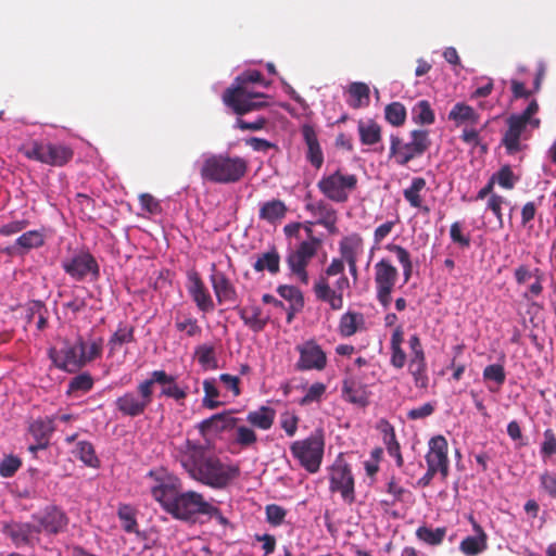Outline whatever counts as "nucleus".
<instances>
[{
	"label": "nucleus",
	"instance_id": "obj_1",
	"mask_svg": "<svg viewBox=\"0 0 556 556\" xmlns=\"http://www.w3.org/2000/svg\"><path fill=\"white\" fill-rule=\"evenodd\" d=\"M173 455L191 479L215 490L225 489L240 473L237 466L223 463L204 445L189 439L175 445Z\"/></svg>",
	"mask_w": 556,
	"mask_h": 556
},
{
	"label": "nucleus",
	"instance_id": "obj_2",
	"mask_svg": "<svg viewBox=\"0 0 556 556\" xmlns=\"http://www.w3.org/2000/svg\"><path fill=\"white\" fill-rule=\"evenodd\" d=\"M151 494L167 514L186 522H195L200 516H204L208 505L202 493L192 490L181 491L177 480L154 485Z\"/></svg>",
	"mask_w": 556,
	"mask_h": 556
},
{
	"label": "nucleus",
	"instance_id": "obj_3",
	"mask_svg": "<svg viewBox=\"0 0 556 556\" xmlns=\"http://www.w3.org/2000/svg\"><path fill=\"white\" fill-rule=\"evenodd\" d=\"M258 83L268 86L264 81L263 75L256 70L245 71L236 79L232 87L228 88L223 96L225 104L232 109L238 115L258 110L266 105L265 102L255 101L258 98H265L264 93L251 92L248 90V84Z\"/></svg>",
	"mask_w": 556,
	"mask_h": 556
},
{
	"label": "nucleus",
	"instance_id": "obj_4",
	"mask_svg": "<svg viewBox=\"0 0 556 556\" xmlns=\"http://www.w3.org/2000/svg\"><path fill=\"white\" fill-rule=\"evenodd\" d=\"M247 170L248 163L240 156L211 154L203 160L200 176L204 181L227 185L241 180Z\"/></svg>",
	"mask_w": 556,
	"mask_h": 556
},
{
	"label": "nucleus",
	"instance_id": "obj_5",
	"mask_svg": "<svg viewBox=\"0 0 556 556\" xmlns=\"http://www.w3.org/2000/svg\"><path fill=\"white\" fill-rule=\"evenodd\" d=\"M539 111V104L535 100L530 101L526 110L520 114H513L507 118V129L502 138V146L508 154H515L526 146L522 140H527V128L536 129L540 127L541 121L535 117Z\"/></svg>",
	"mask_w": 556,
	"mask_h": 556
},
{
	"label": "nucleus",
	"instance_id": "obj_6",
	"mask_svg": "<svg viewBox=\"0 0 556 556\" xmlns=\"http://www.w3.org/2000/svg\"><path fill=\"white\" fill-rule=\"evenodd\" d=\"M18 151L28 160L53 167H62L74 157V150L64 143L31 140L21 146Z\"/></svg>",
	"mask_w": 556,
	"mask_h": 556
},
{
	"label": "nucleus",
	"instance_id": "obj_7",
	"mask_svg": "<svg viewBox=\"0 0 556 556\" xmlns=\"http://www.w3.org/2000/svg\"><path fill=\"white\" fill-rule=\"evenodd\" d=\"M409 139L404 142L397 135L390 136L389 159L400 166H406L410 161L422 156L431 147L429 131L426 129L412 130Z\"/></svg>",
	"mask_w": 556,
	"mask_h": 556
},
{
	"label": "nucleus",
	"instance_id": "obj_8",
	"mask_svg": "<svg viewBox=\"0 0 556 556\" xmlns=\"http://www.w3.org/2000/svg\"><path fill=\"white\" fill-rule=\"evenodd\" d=\"M292 456L309 473H316L321 466L325 452V433L316 429L309 437L296 440L290 445Z\"/></svg>",
	"mask_w": 556,
	"mask_h": 556
},
{
	"label": "nucleus",
	"instance_id": "obj_9",
	"mask_svg": "<svg viewBox=\"0 0 556 556\" xmlns=\"http://www.w3.org/2000/svg\"><path fill=\"white\" fill-rule=\"evenodd\" d=\"M154 390L151 389V382L147 379L137 384L136 390L126 391L118 396L115 402V408L125 417L135 418L146 413L153 402Z\"/></svg>",
	"mask_w": 556,
	"mask_h": 556
},
{
	"label": "nucleus",
	"instance_id": "obj_10",
	"mask_svg": "<svg viewBox=\"0 0 556 556\" xmlns=\"http://www.w3.org/2000/svg\"><path fill=\"white\" fill-rule=\"evenodd\" d=\"M357 176L344 174L341 169L324 176L317 184L319 191L330 201L345 203L357 187Z\"/></svg>",
	"mask_w": 556,
	"mask_h": 556
},
{
	"label": "nucleus",
	"instance_id": "obj_11",
	"mask_svg": "<svg viewBox=\"0 0 556 556\" xmlns=\"http://www.w3.org/2000/svg\"><path fill=\"white\" fill-rule=\"evenodd\" d=\"M49 357L59 369L76 372L85 365V340L78 337L74 343L64 342V346L60 350L51 348Z\"/></svg>",
	"mask_w": 556,
	"mask_h": 556
},
{
	"label": "nucleus",
	"instance_id": "obj_12",
	"mask_svg": "<svg viewBox=\"0 0 556 556\" xmlns=\"http://www.w3.org/2000/svg\"><path fill=\"white\" fill-rule=\"evenodd\" d=\"M399 279V270L388 258H381L375 264L376 296L387 308L391 303V293Z\"/></svg>",
	"mask_w": 556,
	"mask_h": 556
},
{
	"label": "nucleus",
	"instance_id": "obj_13",
	"mask_svg": "<svg viewBox=\"0 0 556 556\" xmlns=\"http://www.w3.org/2000/svg\"><path fill=\"white\" fill-rule=\"evenodd\" d=\"M63 270L75 281H84L90 276L91 280L100 277V267L94 256L86 251L78 252L62 261Z\"/></svg>",
	"mask_w": 556,
	"mask_h": 556
},
{
	"label": "nucleus",
	"instance_id": "obj_14",
	"mask_svg": "<svg viewBox=\"0 0 556 556\" xmlns=\"http://www.w3.org/2000/svg\"><path fill=\"white\" fill-rule=\"evenodd\" d=\"M329 489L339 492L342 500L352 504L355 501L354 477L350 465L342 458L336 459L329 471Z\"/></svg>",
	"mask_w": 556,
	"mask_h": 556
},
{
	"label": "nucleus",
	"instance_id": "obj_15",
	"mask_svg": "<svg viewBox=\"0 0 556 556\" xmlns=\"http://www.w3.org/2000/svg\"><path fill=\"white\" fill-rule=\"evenodd\" d=\"M346 289H350V280L345 274L339 276L334 288L330 287L329 280L325 276H319L313 287L316 299L327 303L333 311L343 308V291Z\"/></svg>",
	"mask_w": 556,
	"mask_h": 556
},
{
	"label": "nucleus",
	"instance_id": "obj_16",
	"mask_svg": "<svg viewBox=\"0 0 556 556\" xmlns=\"http://www.w3.org/2000/svg\"><path fill=\"white\" fill-rule=\"evenodd\" d=\"M295 349L300 355L298 362L295 363L296 370L321 371L326 368L327 355L315 340H307L304 343L296 345Z\"/></svg>",
	"mask_w": 556,
	"mask_h": 556
},
{
	"label": "nucleus",
	"instance_id": "obj_17",
	"mask_svg": "<svg viewBox=\"0 0 556 556\" xmlns=\"http://www.w3.org/2000/svg\"><path fill=\"white\" fill-rule=\"evenodd\" d=\"M426 463L428 467L439 470L443 479L448 476L447 441L443 435L433 437L429 441Z\"/></svg>",
	"mask_w": 556,
	"mask_h": 556
},
{
	"label": "nucleus",
	"instance_id": "obj_18",
	"mask_svg": "<svg viewBox=\"0 0 556 556\" xmlns=\"http://www.w3.org/2000/svg\"><path fill=\"white\" fill-rule=\"evenodd\" d=\"M187 277V289L197 307L204 313L213 312L215 307L214 301L199 273L191 270L188 273Z\"/></svg>",
	"mask_w": 556,
	"mask_h": 556
},
{
	"label": "nucleus",
	"instance_id": "obj_19",
	"mask_svg": "<svg viewBox=\"0 0 556 556\" xmlns=\"http://www.w3.org/2000/svg\"><path fill=\"white\" fill-rule=\"evenodd\" d=\"M210 281L218 304L238 302V293L236 287L224 271L216 269L215 264H212Z\"/></svg>",
	"mask_w": 556,
	"mask_h": 556
},
{
	"label": "nucleus",
	"instance_id": "obj_20",
	"mask_svg": "<svg viewBox=\"0 0 556 556\" xmlns=\"http://www.w3.org/2000/svg\"><path fill=\"white\" fill-rule=\"evenodd\" d=\"M148 380L151 382V389L156 383L162 386L160 396L174 399L177 402L184 401L188 396L187 389L180 388L176 382V377L168 375L165 370L152 371Z\"/></svg>",
	"mask_w": 556,
	"mask_h": 556
},
{
	"label": "nucleus",
	"instance_id": "obj_21",
	"mask_svg": "<svg viewBox=\"0 0 556 556\" xmlns=\"http://www.w3.org/2000/svg\"><path fill=\"white\" fill-rule=\"evenodd\" d=\"M342 397L352 404L365 407L369 403L367 386L353 375H348L342 381Z\"/></svg>",
	"mask_w": 556,
	"mask_h": 556
},
{
	"label": "nucleus",
	"instance_id": "obj_22",
	"mask_svg": "<svg viewBox=\"0 0 556 556\" xmlns=\"http://www.w3.org/2000/svg\"><path fill=\"white\" fill-rule=\"evenodd\" d=\"M239 418L232 417L230 412L218 413L202 420L198 425L201 437L206 439L211 434H217L236 427Z\"/></svg>",
	"mask_w": 556,
	"mask_h": 556
},
{
	"label": "nucleus",
	"instance_id": "obj_23",
	"mask_svg": "<svg viewBox=\"0 0 556 556\" xmlns=\"http://www.w3.org/2000/svg\"><path fill=\"white\" fill-rule=\"evenodd\" d=\"M34 520L39 523V530L56 534L67 525L66 515L56 506H48L42 514L34 515Z\"/></svg>",
	"mask_w": 556,
	"mask_h": 556
},
{
	"label": "nucleus",
	"instance_id": "obj_24",
	"mask_svg": "<svg viewBox=\"0 0 556 556\" xmlns=\"http://www.w3.org/2000/svg\"><path fill=\"white\" fill-rule=\"evenodd\" d=\"M54 430L53 418L46 417L34 420L29 426V433L35 439L36 445H30L29 450L31 452L45 450L49 445L50 437Z\"/></svg>",
	"mask_w": 556,
	"mask_h": 556
},
{
	"label": "nucleus",
	"instance_id": "obj_25",
	"mask_svg": "<svg viewBox=\"0 0 556 556\" xmlns=\"http://www.w3.org/2000/svg\"><path fill=\"white\" fill-rule=\"evenodd\" d=\"M301 134L307 147L306 160L312 164V166L319 169L324 164V153L315 128L309 124H304L301 127Z\"/></svg>",
	"mask_w": 556,
	"mask_h": 556
},
{
	"label": "nucleus",
	"instance_id": "obj_26",
	"mask_svg": "<svg viewBox=\"0 0 556 556\" xmlns=\"http://www.w3.org/2000/svg\"><path fill=\"white\" fill-rule=\"evenodd\" d=\"M305 201V210L317 218L319 225L328 229L334 226L337 219L336 211L327 202L324 200L314 202L309 194L306 195Z\"/></svg>",
	"mask_w": 556,
	"mask_h": 556
},
{
	"label": "nucleus",
	"instance_id": "obj_27",
	"mask_svg": "<svg viewBox=\"0 0 556 556\" xmlns=\"http://www.w3.org/2000/svg\"><path fill=\"white\" fill-rule=\"evenodd\" d=\"M448 121L453 122L456 127L477 126L480 122V114L471 106L464 102H457L448 112Z\"/></svg>",
	"mask_w": 556,
	"mask_h": 556
},
{
	"label": "nucleus",
	"instance_id": "obj_28",
	"mask_svg": "<svg viewBox=\"0 0 556 556\" xmlns=\"http://www.w3.org/2000/svg\"><path fill=\"white\" fill-rule=\"evenodd\" d=\"M40 532L39 529L27 522L11 521L3 525L2 532L4 535L11 539L16 545H27L30 543L31 533Z\"/></svg>",
	"mask_w": 556,
	"mask_h": 556
},
{
	"label": "nucleus",
	"instance_id": "obj_29",
	"mask_svg": "<svg viewBox=\"0 0 556 556\" xmlns=\"http://www.w3.org/2000/svg\"><path fill=\"white\" fill-rule=\"evenodd\" d=\"M377 429L383 435V443L386 444L389 455L395 458L397 467H402L404 460L401 454L400 443L396 440L394 427L388 420L381 419L377 425Z\"/></svg>",
	"mask_w": 556,
	"mask_h": 556
},
{
	"label": "nucleus",
	"instance_id": "obj_30",
	"mask_svg": "<svg viewBox=\"0 0 556 556\" xmlns=\"http://www.w3.org/2000/svg\"><path fill=\"white\" fill-rule=\"evenodd\" d=\"M253 269L256 273L267 271L271 276L277 275L280 271V254L277 248L271 247L267 251L258 253Z\"/></svg>",
	"mask_w": 556,
	"mask_h": 556
},
{
	"label": "nucleus",
	"instance_id": "obj_31",
	"mask_svg": "<svg viewBox=\"0 0 556 556\" xmlns=\"http://www.w3.org/2000/svg\"><path fill=\"white\" fill-rule=\"evenodd\" d=\"M341 258L345 262L358 261L364 252V240L359 233H351L343 237L339 242Z\"/></svg>",
	"mask_w": 556,
	"mask_h": 556
},
{
	"label": "nucleus",
	"instance_id": "obj_32",
	"mask_svg": "<svg viewBox=\"0 0 556 556\" xmlns=\"http://www.w3.org/2000/svg\"><path fill=\"white\" fill-rule=\"evenodd\" d=\"M134 342H136L135 327L126 323H119L108 341L110 354H115L124 344Z\"/></svg>",
	"mask_w": 556,
	"mask_h": 556
},
{
	"label": "nucleus",
	"instance_id": "obj_33",
	"mask_svg": "<svg viewBox=\"0 0 556 556\" xmlns=\"http://www.w3.org/2000/svg\"><path fill=\"white\" fill-rule=\"evenodd\" d=\"M404 342V330L401 325L396 326L390 339L391 358L390 363L394 368L402 369L407 361L406 353L402 349Z\"/></svg>",
	"mask_w": 556,
	"mask_h": 556
},
{
	"label": "nucleus",
	"instance_id": "obj_34",
	"mask_svg": "<svg viewBox=\"0 0 556 556\" xmlns=\"http://www.w3.org/2000/svg\"><path fill=\"white\" fill-rule=\"evenodd\" d=\"M288 207L283 201L279 199H273L264 202L258 211V217L262 220H266L269 224H276L286 217Z\"/></svg>",
	"mask_w": 556,
	"mask_h": 556
},
{
	"label": "nucleus",
	"instance_id": "obj_35",
	"mask_svg": "<svg viewBox=\"0 0 556 556\" xmlns=\"http://www.w3.org/2000/svg\"><path fill=\"white\" fill-rule=\"evenodd\" d=\"M45 244V235L40 230H29L22 233L12 248H7L5 252L11 254L13 250L18 249L21 253L28 252L31 249L40 248Z\"/></svg>",
	"mask_w": 556,
	"mask_h": 556
},
{
	"label": "nucleus",
	"instance_id": "obj_36",
	"mask_svg": "<svg viewBox=\"0 0 556 556\" xmlns=\"http://www.w3.org/2000/svg\"><path fill=\"white\" fill-rule=\"evenodd\" d=\"M426 188V180L422 177H414L409 187L403 190L404 199L409 203V205L414 208H419L425 213H429V207L422 205V195L421 192Z\"/></svg>",
	"mask_w": 556,
	"mask_h": 556
},
{
	"label": "nucleus",
	"instance_id": "obj_37",
	"mask_svg": "<svg viewBox=\"0 0 556 556\" xmlns=\"http://www.w3.org/2000/svg\"><path fill=\"white\" fill-rule=\"evenodd\" d=\"M238 314L245 326L254 332H261L267 325V319L262 318V308L260 306L239 307L236 306Z\"/></svg>",
	"mask_w": 556,
	"mask_h": 556
},
{
	"label": "nucleus",
	"instance_id": "obj_38",
	"mask_svg": "<svg viewBox=\"0 0 556 556\" xmlns=\"http://www.w3.org/2000/svg\"><path fill=\"white\" fill-rule=\"evenodd\" d=\"M276 412L269 406H261L256 410L249 412L245 420L261 430H268L275 421Z\"/></svg>",
	"mask_w": 556,
	"mask_h": 556
},
{
	"label": "nucleus",
	"instance_id": "obj_39",
	"mask_svg": "<svg viewBox=\"0 0 556 556\" xmlns=\"http://www.w3.org/2000/svg\"><path fill=\"white\" fill-rule=\"evenodd\" d=\"M475 528L478 531V535H468L459 544V551L465 556H477L482 553L486 546L485 534L482 527L475 525Z\"/></svg>",
	"mask_w": 556,
	"mask_h": 556
},
{
	"label": "nucleus",
	"instance_id": "obj_40",
	"mask_svg": "<svg viewBox=\"0 0 556 556\" xmlns=\"http://www.w3.org/2000/svg\"><path fill=\"white\" fill-rule=\"evenodd\" d=\"M357 129L359 140L365 146H374L382 139L381 126L374 121H359Z\"/></svg>",
	"mask_w": 556,
	"mask_h": 556
},
{
	"label": "nucleus",
	"instance_id": "obj_41",
	"mask_svg": "<svg viewBox=\"0 0 556 556\" xmlns=\"http://www.w3.org/2000/svg\"><path fill=\"white\" fill-rule=\"evenodd\" d=\"M364 323L363 314L357 312H346L340 318L338 330L341 337L349 338L355 334L358 326Z\"/></svg>",
	"mask_w": 556,
	"mask_h": 556
},
{
	"label": "nucleus",
	"instance_id": "obj_42",
	"mask_svg": "<svg viewBox=\"0 0 556 556\" xmlns=\"http://www.w3.org/2000/svg\"><path fill=\"white\" fill-rule=\"evenodd\" d=\"M286 262L291 274L295 275L302 283L307 285L308 273L306 268L309 261L293 250L288 254Z\"/></svg>",
	"mask_w": 556,
	"mask_h": 556
},
{
	"label": "nucleus",
	"instance_id": "obj_43",
	"mask_svg": "<svg viewBox=\"0 0 556 556\" xmlns=\"http://www.w3.org/2000/svg\"><path fill=\"white\" fill-rule=\"evenodd\" d=\"M519 180V176L516 175L510 165H503L496 173L491 177V184H489V194L493 184H497L501 188L510 190L515 187Z\"/></svg>",
	"mask_w": 556,
	"mask_h": 556
},
{
	"label": "nucleus",
	"instance_id": "obj_44",
	"mask_svg": "<svg viewBox=\"0 0 556 556\" xmlns=\"http://www.w3.org/2000/svg\"><path fill=\"white\" fill-rule=\"evenodd\" d=\"M412 121L420 126L432 125L434 123L435 115L429 101L420 100L413 106Z\"/></svg>",
	"mask_w": 556,
	"mask_h": 556
},
{
	"label": "nucleus",
	"instance_id": "obj_45",
	"mask_svg": "<svg viewBox=\"0 0 556 556\" xmlns=\"http://www.w3.org/2000/svg\"><path fill=\"white\" fill-rule=\"evenodd\" d=\"M415 534L419 541H421L428 545H431V546H437L443 542L445 534H446V528L441 527V528L432 529L427 526H421V527L417 528Z\"/></svg>",
	"mask_w": 556,
	"mask_h": 556
},
{
	"label": "nucleus",
	"instance_id": "obj_46",
	"mask_svg": "<svg viewBox=\"0 0 556 556\" xmlns=\"http://www.w3.org/2000/svg\"><path fill=\"white\" fill-rule=\"evenodd\" d=\"M369 87L364 83H352L349 87L350 106L358 109L369 103Z\"/></svg>",
	"mask_w": 556,
	"mask_h": 556
},
{
	"label": "nucleus",
	"instance_id": "obj_47",
	"mask_svg": "<svg viewBox=\"0 0 556 556\" xmlns=\"http://www.w3.org/2000/svg\"><path fill=\"white\" fill-rule=\"evenodd\" d=\"M386 249L392 253H395L397 261L403 268L404 282L406 283L410 279L413 273L410 254L405 248L395 243H389Z\"/></svg>",
	"mask_w": 556,
	"mask_h": 556
},
{
	"label": "nucleus",
	"instance_id": "obj_48",
	"mask_svg": "<svg viewBox=\"0 0 556 556\" xmlns=\"http://www.w3.org/2000/svg\"><path fill=\"white\" fill-rule=\"evenodd\" d=\"M74 454L77 458H79L85 465L98 468L100 465V460L96 455L93 445L88 441H79L76 444V448Z\"/></svg>",
	"mask_w": 556,
	"mask_h": 556
},
{
	"label": "nucleus",
	"instance_id": "obj_49",
	"mask_svg": "<svg viewBox=\"0 0 556 556\" xmlns=\"http://www.w3.org/2000/svg\"><path fill=\"white\" fill-rule=\"evenodd\" d=\"M277 293L293 305V311H302L304 307V298L301 290L294 286L281 285L277 288Z\"/></svg>",
	"mask_w": 556,
	"mask_h": 556
},
{
	"label": "nucleus",
	"instance_id": "obj_50",
	"mask_svg": "<svg viewBox=\"0 0 556 556\" xmlns=\"http://www.w3.org/2000/svg\"><path fill=\"white\" fill-rule=\"evenodd\" d=\"M406 109L401 102H391L384 109V118L394 127H400L405 124Z\"/></svg>",
	"mask_w": 556,
	"mask_h": 556
},
{
	"label": "nucleus",
	"instance_id": "obj_51",
	"mask_svg": "<svg viewBox=\"0 0 556 556\" xmlns=\"http://www.w3.org/2000/svg\"><path fill=\"white\" fill-rule=\"evenodd\" d=\"M117 516L122 522V528L127 533H138V522L136 519V510L127 504L118 507Z\"/></svg>",
	"mask_w": 556,
	"mask_h": 556
},
{
	"label": "nucleus",
	"instance_id": "obj_52",
	"mask_svg": "<svg viewBox=\"0 0 556 556\" xmlns=\"http://www.w3.org/2000/svg\"><path fill=\"white\" fill-rule=\"evenodd\" d=\"M194 355L204 369H216L217 358L213 345L201 344L195 348Z\"/></svg>",
	"mask_w": 556,
	"mask_h": 556
},
{
	"label": "nucleus",
	"instance_id": "obj_53",
	"mask_svg": "<svg viewBox=\"0 0 556 556\" xmlns=\"http://www.w3.org/2000/svg\"><path fill=\"white\" fill-rule=\"evenodd\" d=\"M204 397L202 404L208 409H215L223 403L217 400L219 391L216 387V380L214 378L205 379L203 381Z\"/></svg>",
	"mask_w": 556,
	"mask_h": 556
},
{
	"label": "nucleus",
	"instance_id": "obj_54",
	"mask_svg": "<svg viewBox=\"0 0 556 556\" xmlns=\"http://www.w3.org/2000/svg\"><path fill=\"white\" fill-rule=\"evenodd\" d=\"M386 491L392 498L390 501H382L381 503L384 505H394L397 502H404L405 495L409 494V491L402 486L394 476L387 482Z\"/></svg>",
	"mask_w": 556,
	"mask_h": 556
},
{
	"label": "nucleus",
	"instance_id": "obj_55",
	"mask_svg": "<svg viewBox=\"0 0 556 556\" xmlns=\"http://www.w3.org/2000/svg\"><path fill=\"white\" fill-rule=\"evenodd\" d=\"M408 371L413 377L414 384L418 389H428L429 376L427 372V362L408 364Z\"/></svg>",
	"mask_w": 556,
	"mask_h": 556
},
{
	"label": "nucleus",
	"instance_id": "obj_56",
	"mask_svg": "<svg viewBox=\"0 0 556 556\" xmlns=\"http://www.w3.org/2000/svg\"><path fill=\"white\" fill-rule=\"evenodd\" d=\"M306 232L309 240L301 242L294 251L311 262L317 253L320 240L313 236V231L309 227H306Z\"/></svg>",
	"mask_w": 556,
	"mask_h": 556
},
{
	"label": "nucleus",
	"instance_id": "obj_57",
	"mask_svg": "<svg viewBox=\"0 0 556 556\" xmlns=\"http://www.w3.org/2000/svg\"><path fill=\"white\" fill-rule=\"evenodd\" d=\"M93 387V378L88 372L75 376L68 383L67 393H86Z\"/></svg>",
	"mask_w": 556,
	"mask_h": 556
},
{
	"label": "nucleus",
	"instance_id": "obj_58",
	"mask_svg": "<svg viewBox=\"0 0 556 556\" xmlns=\"http://www.w3.org/2000/svg\"><path fill=\"white\" fill-rule=\"evenodd\" d=\"M409 362L408 364H417L426 362V354L421 344L420 338L417 333L409 337Z\"/></svg>",
	"mask_w": 556,
	"mask_h": 556
},
{
	"label": "nucleus",
	"instance_id": "obj_59",
	"mask_svg": "<svg viewBox=\"0 0 556 556\" xmlns=\"http://www.w3.org/2000/svg\"><path fill=\"white\" fill-rule=\"evenodd\" d=\"M540 454L544 462L553 455H556V435L552 429H546L543 433Z\"/></svg>",
	"mask_w": 556,
	"mask_h": 556
},
{
	"label": "nucleus",
	"instance_id": "obj_60",
	"mask_svg": "<svg viewBox=\"0 0 556 556\" xmlns=\"http://www.w3.org/2000/svg\"><path fill=\"white\" fill-rule=\"evenodd\" d=\"M266 521L273 527H279L283 523L287 510L277 504H268L265 507Z\"/></svg>",
	"mask_w": 556,
	"mask_h": 556
},
{
	"label": "nucleus",
	"instance_id": "obj_61",
	"mask_svg": "<svg viewBox=\"0 0 556 556\" xmlns=\"http://www.w3.org/2000/svg\"><path fill=\"white\" fill-rule=\"evenodd\" d=\"M235 441L242 447H248L253 445L257 441V435L252 428L247 426H238L236 428V438Z\"/></svg>",
	"mask_w": 556,
	"mask_h": 556
},
{
	"label": "nucleus",
	"instance_id": "obj_62",
	"mask_svg": "<svg viewBox=\"0 0 556 556\" xmlns=\"http://www.w3.org/2000/svg\"><path fill=\"white\" fill-rule=\"evenodd\" d=\"M326 392V386L323 382L313 383L306 394L300 400V405H308L313 402H319Z\"/></svg>",
	"mask_w": 556,
	"mask_h": 556
},
{
	"label": "nucleus",
	"instance_id": "obj_63",
	"mask_svg": "<svg viewBox=\"0 0 556 556\" xmlns=\"http://www.w3.org/2000/svg\"><path fill=\"white\" fill-rule=\"evenodd\" d=\"M540 488L552 498H556V473L545 470L540 475Z\"/></svg>",
	"mask_w": 556,
	"mask_h": 556
},
{
	"label": "nucleus",
	"instance_id": "obj_64",
	"mask_svg": "<svg viewBox=\"0 0 556 556\" xmlns=\"http://www.w3.org/2000/svg\"><path fill=\"white\" fill-rule=\"evenodd\" d=\"M22 466V462L18 457L10 455L5 456L0 462V476L3 478H10L14 476V473L20 469Z\"/></svg>",
	"mask_w": 556,
	"mask_h": 556
}]
</instances>
